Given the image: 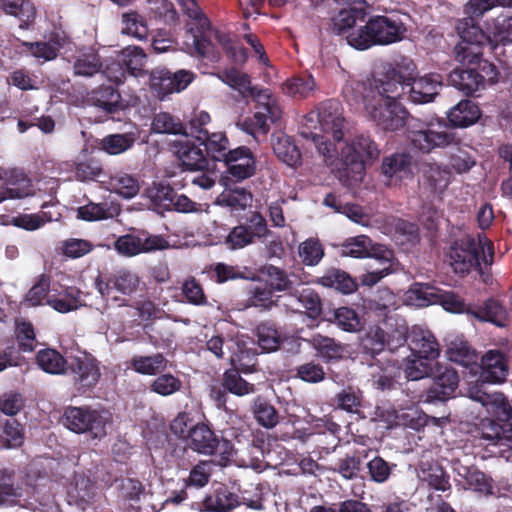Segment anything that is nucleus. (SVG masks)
Listing matches in <instances>:
<instances>
[{"label":"nucleus","instance_id":"nucleus-1","mask_svg":"<svg viewBox=\"0 0 512 512\" xmlns=\"http://www.w3.org/2000/svg\"><path fill=\"white\" fill-rule=\"evenodd\" d=\"M331 33L342 36L356 50L387 46L404 39L407 31L399 20L386 15L368 17L363 7L343 8L333 18Z\"/></svg>","mask_w":512,"mask_h":512},{"label":"nucleus","instance_id":"nucleus-2","mask_svg":"<svg viewBox=\"0 0 512 512\" xmlns=\"http://www.w3.org/2000/svg\"><path fill=\"white\" fill-rule=\"evenodd\" d=\"M468 397L479 402L494 419L485 418L475 429V438L484 446H507V461L512 462V402L503 393H485L479 386L468 388Z\"/></svg>","mask_w":512,"mask_h":512},{"label":"nucleus","instance_id":"nucleus-3","mask_svg":"<svg viewBox=\"0 0 512 512\" xmlns=\"http://www.w3.org/2000/svg\"><path fill=\"white\" fill-rule=\"evenodd\" d=\"M379 155L380 149L370 135L359 134L342 148L332 172L343 185L350 186L363 179L365 165L377 160Z\"/></svg>","mask_w":512,"mask_h":512},{"label":"nucleus","instance_id":"nucleus-4","mask_svg":"<svg viewBox=\"0 0 512 512\" xmlns=\"http://www.w3.org/2000/svg\"><path fill=\"white\" fill-rule=\"evenodd\" d=\"M449 258L450 265L455 274L464 277L472 269H475L481 276H484L480 260L487 266L492 265L494 245L486 237H479L478 242L472 238L462 240L451 246Z\"/></svg>","mask_w":512,"mask_h":512},{"label":"nucleus","instance_id":"nucleus-5","mask_svg":"<svg viewBox=\"0 0 512 512\" xmlns=\"http://www.w3.org/2000/svg\"><path fill=\"white\" fill-rule=\"evenodd\" d=\"M416 73V64L409 57H401L395 62L382 63L373 73V86L381 99L397 100L405 93L409 81Z\"/></svg>","mask_w":512,"mask_h":512},{"label":"nucleus","instance_id":"nucleus-6","mask_svg":"<svg viewBox=\"0 0 512 512\" xmlns=\"http://www.w3.org/2000/svg\"><path fill=\"white\" fill-rule=\"evenodd\" d=\"M111 422L110 412L90 407L68 406L62 416V423L70 431L77 434L88 433L91 438L99 440L107 435V425Z\"/></svg>","mask_w":512,"mask_h":512},{"label":"nucleus","instance_id":"nucleus-7","mask_svg":"<svg viewBox=\"0 0 512 512\" xmlns=\"http://www.w3.org/2000/svg\"><path fill=\"white\" fill-rule=\"evenodd\" d=\"M467 27V22L456 24V31L461 40L454 47L453 54L457 62L474 67L483 58L484 46L489 45L492 49H495V46L492 45L491 37L480 26Z\"/></svg>","mask_w":512,"mask_h":512},{"label":"nucleus","instance_id":"nucleus-8","mask_svg":"<svg viewBox=\"0 0 512 512\" xmlns=\"http://www.w3.org/2000/svg\"><path fill=\"white\" fill-rule=\"evenodd\" d=\"M139 277L129 271L120 270L108 276L106 280L98 277L95 286L107 306H130L126 296L132 295L138 289Z\"/></svg>","mask_w":512,"mask_h":512},{"label":"nucleus","instance_id":"nucleus-9","mask_svg":"<svg viewBox=\"0 0 512 512\" xmlns=\"http://www.w3.org/2000/svg\"><path fill=\"white\" fill-rule=\"evenodd\" d=\"M177 2L182 11L191 19L186 26V33L192 40L195 54L201 57L208 56L212 48L210 20L202 12L196 0H177Z\"/></svg>","mask_w":512,"mask_h":512},{"label":"nucleus","instance_id":"nucleus-10","mask_svg":"<svg viewBox=\"0 0 512 512\" xmlns=\"http://www.w3.org/2000/svg\"><path fill=\"white\" fill-rule=\"evenodd\" d=\"M411 298L421 301V305L440 304L446 311L471 315L472 305L452 291H443L429 284L415 283L409 290Z\"/></svg>","mask_w":512,"mask_h":512},{"label":"nucleus","instance_id":"nucleus-11","mask_svg":"<svg viewBox=\"0 0 512 512\" xmlns=\"http://www.w3.org/2000/svg\"><path fill=\"white\" fill-rule=\"evenodd\" d=\"M252 98L256 103V112L250 119L255 131L266 134L270 129L269 123H276L282 116V109L277 98L269 89H258L251 85V92L246 93L244 100Z\"/></svg>","mask_w":512,"mask_h":512},{"label":"nucleus","instance_id":"nucleus-12","mask_svg":"<svg viewBox=\"0 0 512 512\" xmlns=\"http://www.w3.org/2000/svg\"><path fill=\"white\" fill-rule=\"evenodd\" d=\"M370 118L383 130L397 131L406 125L407 109L395 99H377L366 105Z\"/></svg>","mask_w":512,"mask_h":512},{"label":"nucleus","instance_id":"nucleus-13","mask_svg":"<svg viewBox=\"0 0 512 512\" xmlns=\"http://www.w3.org/2000/svg\"><path fill=\"white\" fill-rule=\"evenodd\" d=\"M168 247L169 242L162 235H153L146 230H133L119 236L114 242V249L125 257L164 250Z\"/></svg>","mask_w":512,"mask_h":512},{"label":"nucleus","instance_id":"nucleus-14","mask_svg":"<svg viewBox=\"0 0 512 512\" xmlns=\"http://www.w3.org/2000/svg\"><path fill=\"white\" fill-rule=\"evenodd\" d=\"M72 376L78 391L86 392L94 388L101 377L98 360L90 353L79 352L68 360L66 372Z\"/></svg>","mask_w":512,"mask_h":512},{"label":"nucleus","instance_id":"nucleus-15","mask_svg":"<svg viewBox=\"0 0 512 512\" xmlns=\"http://www.w3.org/2000/svg\"><path fill=\"white\" fill-rule=\"evenodd\" d=\"M479 369L478 379L469 387L479 386L483 392L492 393L488 390L487 384H501L508 376L507 357L500 350H489L481 357ZM493 393L497 392L493 391Z\"/></svg>","mask_w":512,"mask_h":512},{"label":"nucleus","instance_id":"nucleus-16","mask_svg":"<svg viewBox=\"0 0 512 512\" xmlns=\"http://www.w3.org/2000/svg\"><path fill=\"white\" fill-rule=\"evenodd\" d=\"M255 361V355H249L248 350H241L239 354H234L231 357V362L233 365H238L237 368L227 369L222 377L221 385L228 392L242 397L248 394H252L255 392V385L247 382L240 375V371L244 373L252 372V366L255 363H250Z\"/></svg>","mask_w":512,"mask_h":512},{"label":"nucleus","instance_id":"nucleus-17","mask_svg":"<svg viewBox=\"0 0 512 512\" xmlns=\"http://www.w3.org/2000/svg\"><path fill=\"white\" fill-rule=\"evenodd\" d=\"M268 234L266 219L261 213L254 211L246 218L245 224H239L231 229L225 244L231 250H238L254 243L256 238H264Z\"/></svg>","mask_w":512,"mask_h":512},{"label":"nucleus","instance_id":"nucleus-18","mask_svg":"<svg viewBox=\"0 0 512 512\" xmlns=\"http://www.w3.org/2000/svg\"><path fill=\"white\" fill-rule=\"evenodd\" d=\"M193 79L191 71L181 69L173 73L166 67H156L150 72L149 84L151 90L163 99L169 94L183 91Z\"/></svg>","mask_w":512,"mask_h":512},{"label":"nucleus","instance_id":"nucleus-19","mask_svg":"<svg viewBox=\"0 0 512 512\" xmlns=\"http://www.w3.org/2000/svg\"><path fill=\"white\" fill-rule=\"evenodd\" d=\"M226 172L235 181H242L252 177L256 172V159L247 146L234 148L223 160Z\"/></svg>","mask_w":512,"mask_h":512},{"label":"nucleus","instance_id":"nucleus-20","mask_svg":"<svg viewBox=\"0 0 512 512\" xmlns=\"http://www.w3.org/2000/svg\"><path fill=\"white\" fill-rule=\"evenodd\" d=\"M409 100L414 104H426L434 101L442 88V76L439 73H428L417 77V72L407 85Z\"/></svg>","mask_w":512,"mask_h":512},{"label":"nucleus","instance_id":"nucleus-21","mask_svg":"<svg viewBox=\"0 0 512 512\" xmlns=\"http://www.w3.org/2000/svg\"><path fill=\"white\" fill-rule=\"evenodd\" d=\"M201 145L196 144L189 139L175 141L172 149L180 162L182 170L185 171H205L209 168L208 157L200 148Z\"/></svg>","mask_w":512,"mask_h":512},{"label":"nucleus","instance_id":"nucleus-22","mask_svg":"<svg viewBox=\"0 0 512 512\" xmlns=\"http://www.w3.org/2000/svg\"><path fill=\"white\" fill-rule=\"evenodd\" d=\"M459 383L455 369L447 366H437V374L432 386L426 391V401H446L453 396Z\"/></svg>","mask_w":512,"mask_h":512},{"label":"nucleus","instance_id":"nucleus-23","mask_svg":"<svg viewBox=\"0 0 512 512\" xmlns=\"http://www.w3.org/2000/svg\"><path fill=\"white\" fill-rule=\"evenodd\" d=\"M455 142V134L449 132L446 128L436 130L428 127L424 130L415 131L411 135L413 147L423 153H429L435 148H444Z\"/></svg>","mask_w":512,"mask_h":512},{"label":"nucleus","instance_id":"nucleus-24","mask_svg":"<svg viewBox=\"0 0 512 512\" xmlns=\"http://www.w3.org/2000/svg\"><path fill=\"white\" fill-rule=\"evenodd\" d=\"M406 340L412 355L421 356L426 360H435L440 355L439 343L428 330L413 326Z\"/></svg>","mask_w":512,"mask_h":512},{"label":"nucleus","instance_id":"nucleus-25","mask_svg":"<svg viewBox=\"0 0 512 512\" xmlns=\"http://www.w3.org/2000/svg\"><path fill=\"white\" fill-rule=\"evenodd\" d=\"M317 111L322 129L330 132L335 141H341L344 137V118L340 112V103L334 99L326 100L319 104Z\"/></svg>","mask_w":512,"mask_h":512},{"label":"nucleus","instance_id":"nucleus-26","mask_svg":"<svg viewBox=\"0 0 512 512\" xmlns=\"http://www.w3.org/2000/svg\"><path fill=\"white\" fill-rule=\"evenodd\" d=\"M195 140L199 142V145L204 146V153L209 162H223L233 150L230 148V142L225 132L202 130L199 131V135H195Z\"/></svg>","mask_w":512,"mask_h":512},{"label":"nucleus","instance_id":"nucleus-27","mask_svg":"<svg viewBox=\"0 0 512 512\" xmlns=\"http://www.w3.org/2000/svg\"><path fill=\"white\" fill-rule=\"evenodd\" d=\"M457 475L464 482V488L482 495H492L494 480L482 472L477 466L460 465L456 468Z\"/></svg>","mask_w":512,"mask_h":512},{"label":"nucleus","instance_id":"nucleus-28","mask_svg":"<svg viewBox=\"0 0 512 512\" xmlns=\"http://www.w3.org/2000/svg\"><path fill=\"white\" fill-rule=\"evenodd\" d=\"M217 435L209 424L197 422L191 430L190 438L186 442L193 451L205 456H213L217 446Z\"/></svg>","mask_w":512,"mask_h":512},{"label":"nucleus","instance_id":"nucleus-29","mask_svg":"<svg viewBox=\"0 0 512 512\" xmlns=\"http://www.w3.org/2000/svg\"><path fill=\"white\" fill-rule=\"evenodd\" d=\"M481 117L477 103L470 99L458 102L447 112L449 125L453 128H467L475 124Z\"/></svg>","mask_w":512,"mask_h":512},{"label":"nucleus","instance_id":"nucleus-30","mask_svg":"<svg viewBox=\"0 0 512 512\" xmlns=\"http://www.w3.org/2000/svg\"><path fill=\"white\" fill-rule=\"evenodd\" d=\"M418 477L434 490L442 492L451 490L450 476L437 461L421 462Z\"/></svg>","mask_w":512,"mask_h":512},{"label":"nucleus","instance_id":"nucleus-31","mask_svg":"<svg viewBox=\"0 0 512 512\" xmlns=\"http://www.w3.org/2000/svg\"><path fill=\"white\" fill-rule=\"evenodd\" d=\"M316 283L326 288H333L344 295L354 293L358 288V282L348 272L339 268L327 269L323 276L318 277Z\"/></svg>","mask_w":512,"mask_h":512},{"label":"nucleus","instance_id":"nucleus-32","mask_svg":"<svg viewBox=\"0 0 512 512\" xmlns=\"http://www.w3.org/2000/svg\"><path fill=\"white\" fill-rule=\"evenodd\" d=\"M449 79L451 84L466 96H471L484 89L483 78L475 67L467 66V68L454 69L450 73Z\"/></svg>","mask_w":512,"mask_h":512},{"label":"nucleus","instance_id":"nucleus-33","mask_svg":"<svg viewBox=\"0 0 512 512\" xmlns=\"http://www.w3.org/2000/svg\"><path fill=\"white\" fill-rule=\"evenodd\" d=\"M89 99L94 106L102 109L106 114L113 115L124 108L121 94L112 86L97 87L92 90Z\"/></svg>","mask_w":512,"mask_h":512},{"label":"nucleus","instance_id":"nucleus-34","mask_svg":"<svg viewBox=\"0 0 512 512\" xmlns=\"http://www.w3.org/2000/svg\"><path fill=\"white\" fill-rule=\"evenodd\" d=\"M272 147L277 158L287 166L296 168L301 165V152L291 137L273 134Z\"/></svg>","mask_w":512,"mask_h":512},{"label":"nucleus","instance_id":"nucleus-35","mask_svg":"<svg viewBox=\"0 0 512 512\" xmlns=\"http://www.w3.org/2000/svg\"><path fill=\"white\" fill-rule=\"evenodd\" d=\"M470 316L482 322L493 323L499 327L504 326L507 320L505 308L498 300L493 298L487 299L481 306L473 304Z\"/></svg>","mask_w":512,"mask_h":512},{"label":"nucleus","instance_id":"nucleus-36","mask_svg":"<svg viewBox=\"0 0 512 512\" xmlns=\"http://www.w3.org/2000/svg\"><path fill=\"white\" fill-rule=\"evenodd\" d=\"M308 342L326 363L340 360L345 352L342 343L321 334L313 335Z\"/></svg>","mask_w":512,"mask_h":512},{"label":"nucleus","instance_id":"nucleus-37","mask_svg":"<svg viewBox=\"0 0 512 512\" xmlns=\"http://www.w3.org/2000/svg\"><path fill=\"white\" fill-rule=\"evenodd\" d=\"M251 412L257 423L266 429H272L279 423L280 415L277 409L261 395L253 399Z\"/></svg>","mask_w":512,"mask_h":512},{"label":"nucleus","instance_id":"nucleus-38","mask_svg":"<svg viewBox=\"0 0 512 512\" xmlns=\"http://www.w3.org/2000/svg\"><path fill=\"white\" fill-rule=\"evenodd\" d=\"M168 360L162 353L149 356L135 355L130 360L131 368L142 375L156 376L167 369Z\"/></svg>","mask_w":512,"mask_h":512},{"label":"nucleus","instance_id":"nucleus-39","mask_svg":"<svg viewBox=\"0 0 512 512\" xmlns=\"http://www.w3.org/2000/svg\"><path fill=\"white\" fill-rule=\"evenodd\" d=\"M105 184L110 191L126 199L133 198L140 190L138 180L127 173H117L111 176L107 175Z\"/></svg>","mask_w":512,"mask_h":512},{"label":"nucleus","instance_id":"nucleus-40","mask_svg":"<svg viewBox=\"0 0 512 512\" xmlns=\"http://www.w3.org/2000/svg\"><path fill=\"white\" fill-rule=\"evenodd\" d=\"M0 434L1 450L18 449L25 441V431L16 419H8L3 423Z\"/></svg>","mask_w":512,"mask_h":512},{"label":"nucleus","instance_id":"nucleus-41","mask_svg":"<svg viewBox=\"0 0 512 512\" xmlns=\"http://www.w3.org/2000/svg\"><path fill=\"white\" fill-rule=\"evenodd\" d=\"M151 127L152 131L157 134L188 136L187 128L182 121L168 112H159L155 114Z\"/></svg>","mask_w":512,"mask_h":512},{"label":"nucleus","instance_id":"nucleus-42","mask_svg":"<svg viewBox=\"0 0 512 512\" xmlns=\"http://www.w3.org/2000/svg\"><path fill=\"white\" fill-rule=\"evenodd\" d=\"M257 343L263 352H274L282 343V336L272 322H261L256 328Z\"/></svg>","mask_w":512,"mask_h":512},{"label":"nucleus","instance_id":"nucleus-43","mask_svg":"<svg viewBox=\"0 0 512 512\" xmlns=\"http://www.w3.org/2000/svg\"><path fill=\"white\" fill-rule=\"evenodd\" d=\"M36 363L46 373L58 375L66 372L68 360L57 350L46 348L37 352Z\"/></svg>","mask_w":512,"mask_h":512},{"label":"nucleus","instance_id":"nucleus-44","mask_svg":"<svg viewBox=\"0 0 512 512\" xmlns=\"http://www.w3.org/2000/svg\"><path fill=\"white\" fill-rule=\"evenodd\" d=\"M136 142L134 133L110 134L101 139L99 147L109 155H119L130 150Z\"/></svg>","mask_w":512,"mask_h":512},{"label":"nucleus","instance_id":"nucleus-45","mask_svg":"<svg viewBox=\"0 0 512 512\" xmlns=\"http://www.w3.org/2000/svg\"><path fill=\"white\" fill-rule=\"evenodd\" d=\"M315 86L313 76L303 74L286 80L283 84V92L295 99H304L313 94Z\"/></svg>","mask_w":512,"mask_h":512},{"label":"nucleus","instance_id":"nucleus-46","mask_svg":"<svg viewBox=\"0 0 512 512\" xmlns=\"http://www.w3.org/2000/svg\"><path fill=\"white\" fill-rule=\"evenodd\" d=\"M75 176L79 181H99L103 184L107 178L101 161L93 157L76 164Z\"/></svg>","mask_w":512,"mask_h":512},{"label":"nucleus","instance_id":"nucleus-47","mask_svg":"<svg viewBox=\"0 0 512 512\" xmlns=\"http://www.w3.org/2000/svg\"><path fill=\"white\" fill-rule=\"evenodd\" d=\"M494 8L493 0H468L463 7L466 17L458 20L456 24L467 22V28H470V26H480L478 20L482 19Z\"/></svg>","mask_w":512,"mask_h":512},{"label":"nucleus","instance_id":"nucleus-48","mask_svg":"<svg viewBox=\"0 0 512 512\" xmlns=\"http://www.w3.org/2000/svg\"><path fill=\"white\" fill-rule=\"evenodd\" d=\"M386 336V332L380 327L371 329L362 340V353L379 362L376 357L385 350L387 344Z\"/></svg>","mask_w":512,"mask_h":512},{"label":"nucleus","instance_id":"nucleus-49","mask_svg":"<svg viewBox=\"0 0 512 512\" xmlns=\"http://www.w3.org/2000/svg\"><path fill=\"white\" fill-rule=\"evenodd\" d=\"M4 191L10 199H21L30 194L29 178L20 171L13 170L5 181Z\"/></svg>","mask_w":512,"mask_h":512},{"label":"nucleus","instance_id":"nucleus-50","mask_svg":"<svg viewBox=\"0 0 512 512\" xmlns=\"http://www.w3.org/2000/svg\"><path fill=\"white\" fill-rule=\"evenodd\" d=\"M102 67L101 58L95 51L80 54L73 63L74 75L83 77L95 75Z\"/></svg>","mask_w":512,"mask_h":512},{"label":"nucleus","instance_id":"nucleus-51","mask_svg":"<svg viewBox=\"0 0 512 512\" xmlns=\"http://www.w3.org/2000/svg\"><path fill=\"white\" fill-rule=\"evenodd\" d=\"M489 36L492 40V45L497 46V43L503 45L512 43V16H498L488 27Z\"/></svg>","mask_w":512,"mask_h":512},{"label":"nucleus","instance_id":"nucleus-52","mask_svg":"<svg viewBox=\"0 0 512 512\" xmlns=\"http://www.w3.org/2000/svg\"><path fill=\"white\" fill-rule=\"evenodd\" d=\"M217 76L223 83L237 90L242 98H245L246 93L251 92L250 77L234 67L220 71Z\"/></svg>","mask_w":512,"mask_h":512},{"label":"nucleus","instance_id":"nucleus-53","mask_svg":"<svg viewBox=\"0 0 512 512\" xmlns=\"http://www.w3.org/2000/svg\"><path fill=\"white\" fill-rule=\"evenodd\" d=\"M363 394L359 388L347 386L334 397V404L337 408L346 412H356L362 404Z\"/></svg>","mask_w":512,"mask_h":512},{"label":"nucleus","instance_id":"nucleus-54","mask_svg":"<svg viewBox=\"0 0 512 512\" xmlns=\"http://www.w3.org/2000/svg\"><path fill=\"white\" fill-rule=\"evenodd\" d=\"M122 23L124 27L122 32L127 35H131L139 40H143L147 37L148 27L143 16L137 11H128L122 14Z\"/></svg>","mask_w":512,"mask_h":512},{"label":"nucleus","instance_id":"nucleus-55","mask_svg":"<svg viewBox=\"0 0 512 512\" xmlns=\"http://www.w3.org/2000/svg\"><path fill=\"white\" fill-rule=\"evenodd\" d=\"M49 206L48 203H44L42 208V215L39 214H22L13 218V224L16 227L34 231L42 227L46 222H51L53 220H57L58 217H54L50 212L45 211V209Z\"/></svg>","mask_w":512,"mask_h":512},{"label":"nucleus","instance_id":"nucleus-56","mask_svg":"<svg viewBox=\"0 0 512 512\" xmlns=\"http://www.w3.org/2000/svg\"><path fill=\"white\" fill-rule=\"evenodd\" d=\"M148 341L155 347H169L174 339V333L169 325L146 323L143 326Z\"/></svg>","mask_w":512,"mask_h":512},{"label":"nucleus","instance_id":"nucleus-57","mask_svg":"<svg viewBox=\"0 0 512 512\" xmlns=\"http://www.w3.org/2000/svg\"><path fill=\"white\" fill-rule=\"evenodd\" d=\"M431 360L412 355L406 358L404 372L408 380L416 381L432 374Z\"/></svg>","mask_w":512,"mask_h":512},{"label":"nucleus","instance_id":"nucleus-58","mask_svg":"<svg viewBox=\"0 0 512 512\" xmlns=\"http://www.w3.org/2000/svg\"><path fill=\"white\" fill-rule=\"evenodd\" d=\"M411 156L407 153H394L385 157L382 161V173L391 178L399 173H406L410 170Z\"/></svg>","mask_w":512,"mask_h":512},{"label":"nucleus","instance_id":"nucleus-59","mask_svg":"<svg viewBox=\"0 0 512 512\" xmlns=\"http://www.w3.org/2000/svg\"><path fill=\"white\" fill-rule=\"evenodd\" d=\"M122 61L128 75L140 77L146 73L144 67L147 62V55L144 53L143 49L133 47L123 55Z\"/></svg>","mask_w":512,"mask_h":512},{"label":"nucleus","instance_id":"nucleus-60","mask_svg":"<svg viewBox=\"0 0 512 512\" xmlns=\"http://www.w3.org/2000/svg\"><path fill=\"white\" fill-rule=\"evenodd\" d=\"M182 387L181 380L171 373L158 374V376L150 383V391L167 397L180 391Z\"/></svg>","mask_w":512,"mask_h":512},{"label":"nucleus","instance_id":"nucleus-61","mask_svg":"<svg viewBox=\"0 0 512 512\" xmlns=\"http://www.w3.org/2000/svg\"><path fill=\"white\" fill-rule=\"evenodd\" d=\"M299 257L306 266H316L324 256V249L318 239L309 238L298 247Z\"/></svg>","mask_w":512,"mask_h":512},{"label":"nucleus","instance_id":"nucleus-62","mask_svg":"<svg viewBox=\"0 0 512 512\" xmlns=\"http://www.w3.org/2000/svg\"><path fill=\"white\" fill-rule=\"evenodd\" d=\"M0 7L9 15L22 22H29L34 17V7L28 0H1Z\"/></svg>","mask_w":512,"mask_h":512},{"label":"nucleus","instance_id":"nucleus-63","mask_svg":"<svg viewBox=\"0 0 512 512\" xmlns=\"http://www.w3.org/2000/svg\"><path fill=\"white\" fill-rule=\"evenodd\" d=\"M371 239L368 236L360 235L347 239L341 247V255L353 258H365L369 255Z\"/></svg>","mask_w":512,"mask_h":512},{"label":"nucleus","instance_id":"nucleus-64","mask_svg":"<svg viewBox=\"0 0 512 512\" xmlns=\"http://www.w3.org/2000/svg\"><path fill=\"white\" fill-rule=\"evenodd\" d=\"M210 477L209 463L200 461L192 467L188 477L183 479V484L192 492L193 489L198 490L205 487L209 483Z\"/></svg>","mask_w":512,"mask_h":512}]
</instances>
